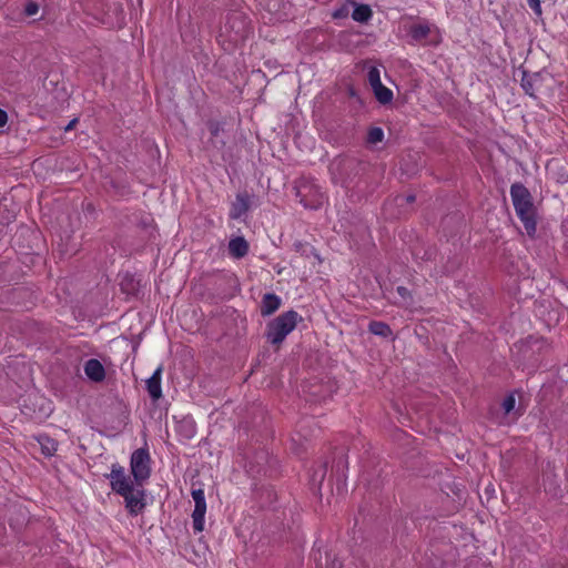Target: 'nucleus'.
<instances>
[{"mask_svg": "<svg viewBox=\"0 0 568 568\" xmlns=\"http://www.w3.org/2000/svg\"><path fill=\"white\" fill-rule=\"evenodd\" d=\"M367 166L365 161L343 154L331 161L328 172L333 183L347 189L359 180Z\"/></svg>", "mask_w": 568, "mask_h": 568, "instance_id": "1", "label": "nucleus"}, {"mask_svg": "<svg viewBox=\"0 0 568 568\" xmlns=\"http://www.w3.org/2000/svg\"><path fill=\"white\" fill-rule=\"evenodd\" d=\"M510 196L515 212L529 237H534L537 231V210L534 205L532 195L520 182L513 183Z\"/></svg>", "mask_w": 568, "mask_h": 568, "instance_id": "2", "label": "nucleus"}, {"mask_svg": "<svg viewBox=\"0 0 568 568\" xmlns=\"http://www.w3.org/2000/svg\"><path fill=\"white\" fill-rule=\"evenodd\" d=\"M302 320V316L294 310L280 314L267 323L265 331L266 341L272 345L282 344Z\"/></svg>", "mask_w": 568, "mask_h": 568, "instance_id": "3", "label": "nucleus"}, {"mask_svg": "<svg viewBox=\"0 0 568 568\" xmlns=\"http://www.w3.org/2000/svg\"><path fill=\"white\" fill-rule=\"evenodd\" d=\"M130 468L135 485L143 486L151 476V457L146 446L132 453Z\"/></svg>", "mask_w": 568, "mask_h": 568, "instance_id": "4", "label": "nucleus"}, {"mask_svg": "<svg viewBox=\"0 0 568 568\" xmlns=\"http://www.w3.org/2000/svg\"><path fill=\"white\" fill-rule=\"evenodd\" d=\"M104 477L110 479L112 490L122 497L134 491L135 483L125 475L124 467L119 464H113L111 466V473L105 474Z\"/></svg>", "mask_w": 568, "mask_h": 568, "instance_id": "5", "label": "nucleus"}, {"mask_svg": "<svg viewBox=\"0 0 568 568\" xmlns=\"http://www.w3.org/2000/svg\"><path fill=\"white\" fill-rule=\"evenodd\" d=\"M214 290L220 298H231L240 290V283L235 274L221 273L214 277Z\"/></svg>", "mask_w": 568, "mask_h": 568, "instance_id": "6", "label": "nucleus"}, {"mask_svg": "<svg viewBox=\"0 0 568 568\" xmlns=\"http://www.w3.org/2000/svg\"><path fill=\"white\" fill-rule=\"evenodd\" d=\"M296 196L300 197V203L304 207L311 210H318L324 203V194L321 190L311 184H304L297 189Z\"/></svg>", "mask_w": 568, "mask_h": 568, "instance_id": "7", "label": "nucleus"}, {"mask_svg": "<svg viewBox=\"0 0 568 568\" xmlns=\"http://www.w3.org/2000/svg\"><path fill=\"white\" fill-rule=\"evenodd\" d=\"M191 495L195 504L192 513L193 529L195 532H201L204 529V516L206 513L204 490L202 488L192 489Z\"/></svg>", "mask_w": 568, "mask_h": 568, "instance_id": "8", "label": "nucleus"}, {"mask_svg": "<svg viewBox=\"0 0 568 568\" xmlns=\"http://www.w3.org/2000/svg\"><path fill=\"white\" fill-rule=\"evenodd\" d=\"M104 190L114 196L123 197L131 194L129 182L120 175H105L103 181Z\"/></svg>", "mask_w": 568, "mask_h": 568, "instance_id": "9", "label": "nucleus"}, {"mask_svg": "<svg viewBox=\"0 0 568 568\" xmlns=\"http://www.w3.org/2000/svg\"><path fill=\"white\" fill-rule=\"evenodd\" d=\"M275 464L276 462L270 458L266 450H257L254 454V464L251 462V473L256 468V473L258 474L262 473L264 476L271 475Z\"/></svg>", "mask_w": 568, "mask_h": 568, "instance_id": "10", "label": "nucleus"}, {"mask_svg": "<svg viewBox=\"0 0 568 568\" xmlns=\"http://www.w3.org/2000/svg\"><path fill=\"white\" fill-rule=\"evenodd\" d=\"M144 496L145 491L143 489H138L135 493L131 491L130 495L123 496L125 500V507L130 515L136 516L138 514L142 513L145 507Z\"/></svg>", "mask_w": 568, "mask_h": 568, "instance_id": "11", "label": "nucleus"}, {"mask_svg": "<svg viewBox=\"0 0 568 568\" xmlns=\"http://www.w3.org/2000/svg\"><path fill=\"white\" fill-rule=\"evenodd\" d=\"M316 568H341L342 561L328 551H322L321 548L313 549L312 552Z\"/></svg>", "mask_w": 568, "mask_h": 568, "instance_id": "12", "label": "nucleus"}, {"mask_svg": "<svg viewBox=\"0 0 568 568\" xmlns=\"http://www.w3.org/2000/svg\"><path fill=\"white\" fill-rule=\"evenodd\" d=\"M251 499L256 500V506L262 509L271 506L275 501L276 494L270 486L262 485L254 489Z\"/></svg>", "mask_w": 568, "mask_h": 568, "instance_id": "13", "label": "nucleus"}, {"mask_svg": "<svg viewBox=\"0 0 568 568\" xmlns=\"http://www.w3.org/2000/svg\"><path fill=\"white\" fill-rule=\"evenodd\" d=\"M161 376L162 366H159L145 382L146 390L153 402H156L162 397Z\"/></svg>", "mask_w": 568, "mask_h": 568, "instance_id": "14", "label": "nucleus"}, {"mask_svg": "<svg viewBox=\"0 0 568 568\" xmlns=\"http://www.w3.org/2000/svg\"><path fill=\"white\" fill-rule=\"evenodd\" d=\"M84 373L94 383H101L105 378V368L97 358H90L85 362Z\"/></svg>", "mask_w": 568, "mask_h": 568, "instance_id": "15", "label": "nucleus"}, {"mask_svg": "<svg viewBox=\"0 0 568 568\" xmlns=\"http://www.w3.org/2000/svg\"><path fill=\"white\" fill-rule=\"evenodd\" d=\"M281 306V298L274 293H266L260 305V313L263 317L275 313Z\"/></svg>", "mask_w": 568, "mask_h": 568, "instance_id": "16", "label": "nucleus"}, {"mask_svg": "<svg viewBox=\"0 0 568 568\" xmlns=\"http://www.w3.org/2000/svg\"><path fill=\"white\" fill-rule=\"evenodd\" d=\"M121 291L128 295L138 296L141 291L140 280L131 273H125L120 283Z\"/></svg>", "mask_w": 568, "mask_h": 568, "instance_id": "17", "label": "nucleus"}, {"mask_svg": "<svg viewBox=\"0 0 568 568\" xmlns=\"http://www.w3.org/2000/svg\"><path fill=\"white\" fill-rule=\"evenodd\" d=\"M248 210V194L244 191L237 194L236 201L230 211L231 219H239Z\"/></svg>", "mask_w": 568, "mask_h": 568, "instance_id": "18", "label": "nucleus"}, {"mask_svg": "<svg viewBox=\"0 0 568 568\" xmlns=\"http://www.w3.org/2000/svg\"><path fill=\"white\" fill-rule=\"evenodd\" d=\"M248 210V194L244 191L237 194L236 201L230 211L231 219H239Z\"/></svg>", "mask_w": 568, "mask_h": 568, "instance_id": "19", "label": "nucleus"}, {"mask_svg": "<svg viewBox=\"0 0 568 568\" xmlns=\"http://www.w3.org/2000/svg\"><path fill=\"white\" fill-rule=\"evenodd\" d=\"M248 243L243 236L232 239L229 243V252L235 258H241L246 255Z\"/></svg>", "mask_w": 568, "mask_h": 568, "instance_id": "20", "label": "nucleus"}, {"mask_svg": "<svg viewBox=\"0 0 568 568\" xmlns=\"http://www.w3.org/2000/svg\"><path fill=\"white\" fill-rule=\"evenodd\" d=\"M347 469H348L347 455L341 450L334 457L332 470L336 473L339 480H344L346 478Z\"/></svg>", "mask_w": 568, "mask_h": 568, "instance_id": "21", "label": "nucleus"}, {"mask_svg": "<svg viewBox=\"0 0 568 568\" xmlns=\"http://www.w3.org/2000/svg\"><path fill=\"white\" fill-rule=\"evenodd\" d=\"M176 433L185 439H191L196 434V426L192 418L184 417L176 425Z\"/></svg>", "mask_w": 568, "mask_h": 568, "instance_id": "22", "label": "nucleus"}, {"mask_svg": "<svg viewBox=\"0 0 568 568\" xmlns=\"http://www.w3.org/2000/svg\"><path fill=\"white\" fill-rule=\"evenodd\" d=\"M37 440L40 444L41 453L45 457H52L58 450V442L45 434L39 435Z\"/></svg>", "mask_w": 568, "mask_h": 568, "instance_id": "23", "label": "nucleus"}, {"mask_svg": "<svg viewBox=\"0 0 568 568\" xmlns=\"http://www.w3.org/2000/svg\"><path fill=\"white\" fill-rule=\"evenodd\" d=\"M368 332L383 338H394L390 326L382 321H372L368 324Z\"/></svg>", "mask_w": 568, "mask_h": 568, "instance_id": "24", "label": "nucleus"}, {"mask_svg": "<svg viewBox=\"0 0 568 568\" xmlns=\"http://www.w3.org/2000/svg\"><path fill=\"white\" fill-rule=\"evenodd\" d=\"M373 16V11L368 4H356L352 18L356 22L366 23Z\"/></svg>", "mask_w": 568, "mask_h": 568, "instance_id": "25", "label": "nucleus"}, {"mask_svg": "<svg viewBox=\"0 0 568 568\" xmlns=\"http://www.w3.org/2000/svg\"><path fill=\"white\" fill-rule=\"evenodd\" d=\"M372 90L376 100L383 105L389 104L394 99L393 91L385 87L383 83L373 88Z\"/></svg>", "mask_w": 568, "mask_h": 568, "instance_id": "26", "label": "nucleus"}, {"mask_svg": "<svg viewBox=\"0 0 568 568\" xmlns=\"http://www.w3.org/2000/svg\"><path fill=\"white\" fill-rule=\"evenodd\" d=\"M430 33V28L427 23L414 24L409 28L408 34L415 42L425 40Z\"/></svg>", "mask_w": 568, "mask_h": 568, "instance_id": "27", "label": "nucleus"}, {"mask_svg": "<svg viewBox=\"0 0 568 568\" xmlns=\"http://www.w3.org/2000/svg\"><path fill=\"white\" fill-rule=\"evenodd\" d=\"M258 10H263L272 16H276L282 7V0H256Z\"/></svg>", "mask_w": 568, "mask_h": 568, "instance_id": "28", "label": "nucleus"}, {"mask_svg": "<svg viewBox=\"0 0 568 568\" xmlns=\"http://www.w3.org/2000/svg\"><path fill=\"white\" fill-rule=\"evenodd\" d=\"M327 474V463H321L316 468L313 469L311 475V483L313 486H317L318 488L323 484Z\"/></svg>", "mask_w": 568, "mask_h": 568, "instance_id": "29", "label": "nucleus"}, {"mask_svg": "<svg viewBox=\"0 0 568 568\" xmlns=\"http://www.w3.org/2000/svg\"><path fill=\"white\" fill-rule=\"evenodd\" d=\"M384 140V131L379 126H373L367 132L366 142L368 144H377Z\"/></svg>", "mask_w": 568, "mask_h": 568, "instance_id": "30", "label": "nucleus"}, {"mask_svg": "<svg viewBox=\"0 0 568 568\" xmlns=\"http://www.w3.org/2000/svg\"><path fill=\"white\" fill-rule=\"evenodd\" d=\"M537 80V74L529 75L528 73L524 72L523 79H521V87L524 91L529 94L530 97H535V89H534V82Z\"/></svg>", "mask_w": 568, "mask_h": 568, "instance_id": "31", "label": "nucleus"}, {"mask_svg": "<svg viewBox=\"0 0 568 568\" xmlns=\"http://www.w3.org/2000/svg\"><path fill=\"white\" fill-rule=\"evenodd\" d=\"M367 79L372 89L382 84L379 69L376 67H371L367 73Z\"/></svg>", "mask_w": 568, "mask_h": 568, "instance_id": "32", "label": "nucleus"}, {"mask_svg": "<svg viewBox=\"0 0 568 568\" xmlns=\"http://www.w3.org/2000/svg\"><path fill=\"white\" fill-rule=\"evenodd\" d=\"M515 405H516V398H515L514 394L507 395L501 403V407H503L505 414H509L515 408Z\"/></svg>", "mask_w": 568, "mask_h": 568, "instance_id": "33", "label": "nucleus"}, {"mask_svg": "<svg viewBox=\"0 0 568 568\" xmlns=\"http://www.w3.org/2000/svg\"><path fill=\"white\" fill-rule=\"evenodd\" d=\"M39 11V4L34 1H28L24 7V14L28 17L37 14Z\"/></svg>", "mask_w": 568, "mask_h": 568, "instance_id": "34", "label": "nucleus"}, {"mask_svg": "<svg viewBox=\"0 0 568 568\" xmlns=\"http://www.w3.org/2000/svg\"><path fill=\"white\" fill-rule=\"evenodd\" d=\"M527 2H528V6L531 8V10L535 12V14L541 16L542 11H541V6H540V0H527Z\"/></svg>", "mask_w": 568, "mask_h": 568, "instance_id": "35", "label": "nucleus"}, {"mask_svg": "<svg viewBox=\"0 0 568 568\" xmlns=\"http://www.w3.org/2000/svg\"><path fill=\"white\" fill-rule=\"evenodd\" d=\"M396 200L399 202V205H403L404 203L410 204L415 202L416 196L414 194H408L406 196H398Z\"/></svg>", "mask_w": 568, "mask_h": 568, "instance_id": "36", "label": "nucleus"}, {"mask_svg": "<svg viewBox=\"0 0 568 568\" xmlns=\"http://www.w3.org/2000/svg\"><path fill=\"white\" fill-rule=\"evenodd\" d=\"M396 291H397L398 295H399L400 297H403L404 300H406V298H409V297H410V292H409V290H408L407 287H405V286H397Z\"/></svg>", "mask_w": 568, "mask_h": 568, "instance_id": "37", "label": "nucleus"}, {"mask_svg": "<svg viewBox=\"0 0 568 568\" xmlns=\"http://www.w3.org/2000/svg\"><path fill=\"white\" fill-rule=\"evenodd\" d=\"M347 16V10L345 8H339V9H336L332 17L334 19H342V18H345Z\"/></svg>", "mask_w": 568, "mask_h": 568, "instance_id": "38", "label": "nucleus"}, {"mask_svg": "<svg viewBox=\"0 0 568 568\" xmlns=\"http://www.w3.org/2000/svg\"><path fill=\"white\" fill-rule=\"evenodd\" d=\"M8 121V114L3 109H0V128H3Z\"/></svg>", "mask_w": 568, "mask_h": 568, "instance_id": "39", "label": "nucleus"}, {"mask_svg": "<svg viewBox=\"0 0 568 568\" xmlns=\"http://www.w3.org/2000/svg\"><path fill=\"white\" fill-rule=\"evenodd\" d=\"M236 33L240 36V38L245 39L247 36V28L246 26H243L242 30H237Z\"/></svg>", "mask_w": 568, "mask_h": 568, "instance_id": "40", "label": "nucleus"}, {"mask_svg": "<svg viewBox=\"0 0 568 568\" xmlns=\"http://www.w3.org/2000/svg\"><path fill=\"white\" fill-rule=\"evenodd\" d=\"M78 122V119H73L71 120L68 125L64 128V131H69L71 129H73L74 124Z\"/></svg>", "mask_w": 568, "mask_h": 568, "instance_id": "41", "label": "nucleus"}, {"mask_svg": "<svg viewBox=\"0 0 568 568\" xmlns=\"http://www.w3.org/2000/svg\"><path fill=\"white\" fill-rule=\"evenodd\" d=\"M217 131H219L217 126L213 128V125H211V132H212L213 135H216Z\"/></svg>", "mask_w": 568, "mask_h": 568, "instance_id": "42", "label": "nucleus"}, {"mask_svg": "<svg viewBox=\"0 0 568 568\" xmlns=\"http://www.w3.org/2000/svg\"><path fill=\"white\" fill-rule=\"evenodd\" d=\"M242 455V459L244 462L243 464V467L246 468V457H245V453L241 454Z\"/></svg>", "mask_w": 568, "mask_h": 568, "instance_id": "43", "label": "nucleus"}, {"mask_svg": "<svg viewBox=\"0 0 568 568\" xmlns=\"http://www.w3.org/2000/svg\"><path fill=\"white\" fill-rule=\"evenodd\" d=\"M349 95L351 97H355L356 95V92L353 88L349 89Z\"/></svg>", "mask_w": 568, "mask_h": 568, "instance_id": "44", "label": "nucleus"}, {"mask_svg": "<svg viewBox=\"0 0 568 568\" xmlns=\"http://www.w3.org/2000/svg\"><path fill=\"white\" fill-rule=\"evenodd\" d=\"M240 429H243L245 433H247V430H248L247 426H242V425H241Z\"/></svg>", "mask_w": 568, "mask_h": 568, "instance_id": "45", "label": "nucleus"}, {"mask_svg": "<svg viewBox=\"0 0 568 568\" xmlns=\"http://www.w3.org/2000/svg\"><path fill=\"white\" fill-rule=\"evenodd\" d=\"M252 73L255 74V75H260L261 74V70L253 71Z\"/></svg>", "mask_w": 568, "mask_h": 568, "instance_id": "46", "label": "nucleus"}, {"mask_svg": "<svg viewBox=\"0 0 568 568\" xmlns=\"http://www.w3.org/2000/svg\"><path fill=\"white\" fill-rule=\"evenodd\" d=\"M247 381H248V375H246V376L244 377V382H247Z\"/></svg>", "mask_w": 568, "mask_h": 568, "instance_id": "47", "label": "nucleus"}]
</instances>
